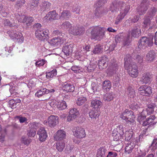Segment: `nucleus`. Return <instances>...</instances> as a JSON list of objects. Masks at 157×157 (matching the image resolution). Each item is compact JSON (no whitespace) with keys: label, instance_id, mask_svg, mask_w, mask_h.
Wrapping results in <instances>:
<instances>
[{"label":"nucleus","instance_id":"f257e3e1","mask_svg":"<svg viewBox=\"0 0 157 157\" xmlns=\"http://www.w3.org/2000/svg\"><path fill=\"white\" fill-rule=\"evenodd\" d=\"M34 28H37L35 32L36 38L41 41L47 40L49 38V32L48 29L41 30L40 28L41 25L39 23L35 24L33 25Z\"/></svg>","mask_w":157,"mask_h":157},{"label":"nucleus","instance_id":"f03ea898","mask_svg":"<svg viewBox=\"0 0 157 157\" xmlns=\"http://www.w3.org/2000/svg\"><path fill=\"white\" fill-rule=\"evenodd\" d=\"M153 38L154 35L151 34L141 37L139 41V48L145 49L146 48L151 47L153 44Z\"/></svg>","mask_w":157,"mask_h":157},{"label":"nucleus","instance_id":"7ed1b4c3","mask_svg":"<svg viewBox=\"0 0 157 157\" xmlns=\"http://www.w3.org/2000/svg\"><path fill=\"white\" fill-rule=\"evenodd\" d=\"M106 31L104 27H96L91 32V38L95 40H100L105 36V33Z\"/></svg>","mask_w":157,"mask_h":157},{"label":"nucleus","instance_id":"20e7f679","mask_svg":"<svg viewBox=\"0 0 157 157\" xmlns=\"http://www.w3.org/2000/svg\"><path fill=\"white\" fill-rule=\"evenodd\" d=\"M125 68L128 71L129 75L133 78H136L138 75L137 67L134 62H131L128 65L125 67Z\"/></svg>","mask_w":157,"mask_h":157},{"label":"nucleus","instance_id":"39448f33","mask_svg":"<svg viewBox=\"0 0 157 157\" xmlns=\"http://www.w3.org/2000/svg\"><path fill=\"white\" fill-rule=\"evenodd\" d=\"M7 33L10 37L14 41L19 43L23 42L24 38L21 33L17 32L15 30H11L7 31Z\"/></svg>","mask_w":157,"mask_h":157},{"label":"nucleus","instance_id":"423d86ee","mask_svg":"<svg viewBox=\"0 0 157 157\" xmlns=\"http://www.w3.org/2000/svg\"><path fill=\"white\" fill-rule=\"evenodd\" d=\"M124 134L123 128L121 125H118L113 131L112 136L115 141H117L122 138L123 139Z\"/></svg>","mask_w":157,"mask_h":157},{"label":"nucleus","instance_id":"0eeeda50","mask_svg":"<svg viewBox=\"0 0 157 157\" xmlns=\"http://www.w3.org/2000/svg\"><path fill=\"white\" fill-rule=\"evenodd\" d=\"M138 93L141 95L149 96L152 93L151 88L149 86H142L138 89Z\"/></svg>","mask_w":157,"mask_h":157},{"label":"nucleus","instance_id":"6e6552de","mask_svg":"<svg viewBox=\"0 0 157 157\" xmlns=\"http://www.w3.org/2000/svg\"><path fill=\"white\" fill-rule=\"evenodd\" d=\"M85 32V29L82 26H75L72 27L71 29L69 30V33L74 35H80L83 34Z\"/></svg>","mask_w":157,"mask_h":157},{"label":"nucleus","instance_id":"1a4fd4ad","mask_svg":"<svg viewBox=\"0 0 157 157\" xmlns=\"http://www.w3.org/2000/svg\"><path fill=\"white\" fill-rule=\"evenodd\" d=\"M119 62L116 61L114 59H111L109 64V72L112 75L114 73H115L118 69Z\"/></svg>","mask_w":157,"mask_h":157},{"label":"nucleus","instance_id":"9d476101","mask_svg":"<svg viewBox=\"0 0 157 157\" xmlns=\"http://www.w3.org/2000/svg\"><path fill=\"white\" fill-rule=\"evenodd\" d=\"M73 133L74 136L78 138L84 137L86 135L84 129L81 127H75Z\"/></svg>","mask_w":157,"mask_h":157},{"label":"nucleus","instance_id":"9b49d317","mask_svg":"<svg viewBox=\"0 0 157 157\" xmlns=\"http://www.w3.org/2000/svg\"><path fill=\"white\" fill-rule=\"evenodd\" d=\"M129 9V7L128 6H127L124 10H121L120 14L118 15L116 18L115 21L116 24H118L122 20L128 12Z\"/></svg>","mask_w":157,"mask_h":157},{"label":"nucleus","instance_id":"f8f14e48","mask_svg":"<svg viewBox=\"0 0 157 157\" xmlns=\"http://www.w3.org/2000/svg\"><path fill=\"white\" fill-rule=\"evenodd\" d=\"M129 9V7L128 6H127L124 10H121L120 14L118 15L116 18L115 21L116 24H118L122 20L128 12Z\"/></svg>","mask_w":157,"mask_h":157},{"label":"nucleus","instance_id":"ddd939ff","mask_svg":"<svg viewBox=\"0 0 157 157\" xmlns=\"http://www.w3.org/2000/svg\"><path fill=\"white\" fill-rule=\"evenodd\" d=\"M62 89L66 93L72 92L75 90V86L69 82H65L62 85Z\"/></svg>","mask_w":157,"mask_h":157},{"label":"nucleus","instance_id":"4468645a","mask_svg":"<svg viewBox=\"0 0 157 157\" xmlns=\"http://www.w3.org/2000/svg\"><path fill=\"white\" fill-rule=\"evenodd\" d=\"M124 4L125 3L123 2H120L117 0L114 1L110 6V10L112 12L114 11H117L120 7L123 6Z\"/></svg>","mask_w":157,"mask_h":157},{"label":"nucleus","instance_id":"2eb2a0df","mask_svg":"<svg viewBox=\"0 0 157 157\" xmlns=\"http://www.w3.org/2000/svg\"><path fill=\"white\" fill-rule=\"evenodd\" d=\"M37 134L39 136V140L41 142L45 141L47 137L46 132L43 127H41L38 130Z\"/></svg>","mask_w":157,"mask_h":157},{"label":"nucleus","instance_id":"dca6fc26","mask_svg":"<svg viewBox=\"0 0 157 157\" xmlns=\"http://www.w3.org/2000/svg\"><path fill=\"white\" fill-rule=\"evenodd\" d=\"M58 117L56 116L51 115L48 119V124L50 127H54L58 123Z\"/></svg>","mask_w":157,"mask_h":157},{"label":"nucleus","instance_id":"f3484780","mask_svg":"<svg viewBox=\"0 0 157 157\" xmlns=\"http://www.w3.org/2000/svg\"><path fill=\"white\" fill-rule=\"evenodd\" d=\"M73 44H66L63 47V52L66 55L70 56L72 52V48L73 47Z\"/></svg>","mask_w":157,"mask_h":157},{"label":"nucleus","instance_id":"a211bd4d","mask_svg":"<svg viewBox=\"0 0 157 157\" xmlns=\"http://www.w3.org/2000/svg\"><path fill=\"white\" fill-rule=\"evenodd\" d=\"M141 34L140 28L138 25L135 26L131 32L132 36L134 38L138 37L141 35Z\"/></svg>","mask_w":157,"mask_h":157},{"label":"nucleus","instance_id":"6ab92c4d","mask_svg":"<svg viewBox=\"0 0 157 157\" xmlns=\"http://www.w3.org/2000/svg\"><path fill=\"white\" fill-rule=\"evenodd\" d=\"M156 55L155 52L153 50L149 51L146 55V60L149 62H152L155 59Z\"/></svg>","mask_w":157,"mask_h":157},{"label":"nucleus","instance_id":"aec40b11","mask_svg":"<svg viewBox=\"0 0 157 157\" xmlns=\"http://www.w3.org/2000/svg\"><path fill=\"white\" fill-rule=\"evenodd\" d=\"M107 151L105 147H100L98 150L96 154L97 157H106L107 152Z\"/></svg>","mask_w":157,"mask_h":157},{"label":"nucleus","instance_id":"412c9836","mask_svg":"<svg viewBox=\"0 0 157 157\" xmlns=\"http://www.w3.org/2000/svg\"><path fill=\"white\" fill-rule=\"evenodd\" d=\"M66 137V133L63 130H59L56 132L55 139L57 140H62L65 139Z\"/></svg>","mask_w":157,"mask_h":157},{"label":"nucleus","instance_id":"4be33fe9","mask_svg":"<svg viewBox=\"0 0 157 157\" xmlns=\"http://www.w3.org/2000/svg\"><path fill=\"white\" fill-rule=\"evenodd\" d=\"M102 104L101 101L95 99L91 101V106L97 111L102 106Z\"/></svg>","mask_w":157,"mask_h":157},{"label":"nucleus","instance_id":"5701e85b","mask_svg":"<svg viewBox=\"0 0 157 157\" xmlns=\"http://www.w3.org/2000/svg\"><path fill=\"white\" fill-rule=\"evenodd\" d=\"M64 39L62 37H55L52 39L51 41V44L55 46H57L63 43Z\"/></svg>","mask_w":157,"mask_h":157},{"label":"nucleus","instance_id":"b1692460","mask_svg":"<svg viewBox=\"0 0 157 157\" xmlns=\"http://www.w3.org/2000/svg\"><path fill=\"white\" fill-rule=\"evenodd\" d=\"M111 83L109 80H105L102 83V88L105 92L109 91L111 87Z\"/></svg>","mask_w":157,"mask_h":157},{"label":"nucleus","instance_id":"393cba45","mask_svg":"<svg viewBox=\"0 0 157 157\" xmlns=\"http://www.w3.org/2000/svg\"><path fill=\"white\" fill-rule=\"evenodd\" d=\"M155 117L154 115L150 116L148 118L145 119L143 123V126H146L147 125L150 124V126L151 125L154 124V123H152L153 121L155 118Z\"/></svg>","mask_w":157,"mask_h":157},{"label":"nucleus","instance_id":"a878e982","mask_svg":"<svg viewBox=\"0 0 157 157\" xmlns=\"http://www.w3.org/2000/svg\"><path fill=\"white\" fill-rule=\"evenodd\" d=\"M58 14L55 10L50 11L47 14L45 17H49L48 20L50 21H52L57 19Z\"/></svg>","mask_w":157,"mask_h":157},{"label":"nucleus","instance_id":"bb28decb","mask_svg":"<svg viewBox=\"0 0 157 157\" xmlns=\"http://www.w3.org/2000/svg\"><path fill=\"white\" fill-rule=\"evenodd\" d=\"M151 76L148 73H144L143 75L142 78L140 80L142 83L147 84L151 81Z\"/></svg>","mask_w":157,"mask_h":157},{"label":"nucleus","instance_id":"cd10ccee","mask_svg":"<svg viewBox=\"0 0 157 157\" xmlns=\"http://www.w3.org/2000/svg\"><path fill=\"white\" fill-rule=\"evenodd\" d=\"M25 28L26 29L31 27L33 22L34 21V18L32 17H25Z\"/></svg>","mask_w":157,"mask_h":157},{"label":"nucleus","instance_id":"c85d7f7f","mask_svg":"<svg viewBox=\"0 0 157 157\" xmlns=\"http://www.w3.org/2000/svg\"><path fill=\"white\" fill-rule=\"evenodd\" d=\"M147 10V6L140 5L137 8V13L140 15H143Z\"/></svg>","mask_w":157,"mask_h":157},{"label":"nucleus","instance_id":"c756f323","mask_svg":"<svg viewBox=\"0 0 157 157\" xmlns=\"http://www.w3.org/2000/svg\"><path fill=\"white\" fill-rule=\"evenodd\" d=\"M71 16L70 11L68 10H64L61 13L60 18L62 20H68Z\"/></svg>","mask_w":157,"mask_h":157},{"label":"nucleus","instance_id":"7c9ffc66","mask_svg":"<svg viewBox=\"0 0 157 157\" xmlns=\"http://www.w3.org/2000/svg\"><path fill=\"white\" fill-rule=\"evenodd\" d=\"M135 145L133 143L131 142L129 143V142H128V143L127 144L125 148V152L128 154L131 153Z\"/></svg>","mask_w":157,"mask_h":157},{"label":"nucleus","instance_id":"2f4dec72","mask_svg":"<svg viewBox=\"0 0 157 157\" xmlns=\"http://www.w3.org/2000/svg\"><path fill=\"white\" fill-rule=\"evenodd\" d=\"M72 25L69 21H66L63 23L61 25V28L63 30H69L71 29L72 27Z\"/></svg>","mask_w":157,"mask_h":157},{"label":"nucleus","instance_id":"473e14b6","mask_svg":"<svg viewBox=\"0 0 157 157\" xmlns=\"http://www.w3.org/2000/svg\"><path fill=\"white\" fill-rule=\"evenodd\" d=\"M114 95L113 92H111L106 93L103 97V100L105 101H110L113 100Z\"/></svg>","mask_w":157,"mask_h":157},{"label":"nucleus","instance_id":"72a5a7b5","mask_svg":"<svg viewBox=\"0 0 157 157\" xmlns=\"http://www.w3.org/2000/svg\"><path fill=\"white\" fill-rule=\"evenodd\" d=\"M127 94L130 98H133L135 96V92L134 90L130 86H129L126 91Z\"/></svg>","mask_w":157,"mask_h":157},{"label":"nucleus","instance_id":"f704fd0d","mask_svg":"<svg viewBox=\"0 0 157 157\" xmlns=\"http://www.w3.org/2000/svg\"><path fill=\"white\" fill-rule=\"evenodd\" d=\"M57 71L54 69L52 70L49 71H47L46 72V77L47 78H52L57 75Z\"/></svg>","mask_w":157,"mask_h":157},{"label":"nucleus","instance_id":"c9c22d12","mask_svg":"<svg viewBox=\"0 0 157 157\" xmlns=\"http://www.w3.org/2000/svg\"><path fill=\"white\" fill-rule=\"evenodd\" d=\"M103 48L100 45H96L94 47L93 50V52L94 54H101L102 52Z\"/></svg>","mask_w":157,"mask_h":157},{"label":"nucleus","instance_id":"e433bc0d","mask_svg":"<svg viewBox=\"0 0 157 157\" xmlns=\"http://www.w3.org/2000/svg\"><path fill=\"white\" fill-rule=\"evenodd\" d=\"M98 110L95 111L91 110L89 113V116L91 119H96L98 118L99 113L98 112Z\"/></svg>","mask_w":157,"mask_h":157},{"label":"nucleus","instance_id":"4c0bfd02","mask_svg":"<svg viewBox=\"0 0 157 157\" xmlns=\"http://www.w3.org/2000/svg\"><path fill=\"white\" fill-rule=\"evenodd\" d=\"M86 101L87 99L85 97L82 96L78 98L76 102L78 105H81L84 104Z\"/></svg>","mask_w":157,"mask_h":157},{"label":"nucleus","instance_id":"58836bf2","mask_svg":"<svg viewBox=\"0 0 157 157\" xmlns=\"http://www.w3.org/2000/svg\"><path fill=\"white\" fill-rule=\"evenodd\" d=\"M124 66L126 67L131 62H134L133 59L131 58V56L129 54H127L124 58Z\"/></svg>","mask_w":157,"mask_h":157},{"label":"nucleus","instance_id":"ea45409f","mask_svg":"<svg viewBox=\"0 0 157 157\" xmlns=\"http://www.w3.org/2000/svg\"><path fill=\"white\" fill-rule=\"evenodd\" d=\"M132 111L129 110L128 109H126L121 115V117L123 119L125 120L132 113Z\"/></svg>","mask_w":157,"mask_h":157},{"label":"nucleus","instance_id":"a19ab883","mask_svg":"<svg viewBox=\"0 0 157 157\" xmlns=\"http://www.w3.org/2000/svg\"><path fill=\"white\" fill-rule=\"evenodd\" d=\"M51 5V4L50 2H44L41 6V10L44 11L49 9L50 8Z\"/></svg>","mask_w":157,"mask_h":157},{"label":"nucleus","instance_id":"79ce46f5","mask_svg":"<svg viewBox=\"0 0 157 157\" xmlns=\"http://www.w3.org/2000/svg\"><path fill=\"white\" fill-rule=\"evenodd\" d=\"M156 107V105L154 103L150 104L148 105L147 108V113L150 114L154 112V109Z\"/></svg>","mask_w":157,"mask_h":157},{"label":"nucleus","instance_id":"37998d69","mask_svg":"<svg viewBox=\"0 0 157 157\" xmlns=\"http://www.w3.org/2000/svg\"><path fill=\"white\" fill-rule=\"evenodd\" d=\"M96 9L95 11L94 14L95 15V18H98L100 17L102 13L103 8L96 6Z\"/></svg>","mask_w":157,"mask_h":157},{"label":"nucleus","instance_id":"c03bdc74","mask_svg":"<svg viewBox=\"0 0 157 157\" xmlns=\"http://www.w3.org/2000/svg\"><path fill=\"white\" fill-rule=\"evenodd\" d=\"M57 108L60 110H63L66 109L67 107V105L65 101H59L58 105H57Z\"/></svg>","mask_w":157,"mask_h":157},{"label":"nucleus","instance_id":"a18cd8bd","mask_svg":"<svg viewBox=\"0 0 157 157\" xmlns=\"http://www.w3.org/2000/svg\"><path fill=\"white\" fill-rule=\"evenodd\" d=\"M156 12V8L154 7H151L148 11L147 15L151 17L155 15Z\"/></svg>","mask_w":157,"mask_h":157},{"label":"nucleus","instance_id":"49530a36","mask_svg":"<svg viewBox=\"0 0 157 157\" xmlns=\"http://www.w3.org/2000/svg\"><path fill=\"white\" fill-rule=\"evenodd\" d=\"M91 89L94 92H99L100 90V87L98 84L95 82H93L91 84Z\"/></svg>","mask_w":157,"mask_h":157},{"label":"nucleus","instance_id":"de8ad7c7","mask_svg":"<svg viewBox=\"0 0 157 157\" xmlns=\"http://www.w3.org/2000/svg\"><path fill=\"white\" fill-rule=\"evenodd\" d=\"M0 13L4 16H6L8 13V10L7 8L3 7L2 4H0Z\"/></svg>","mask_w":157,"mask_h":157},{"label":"nucleus","instance_id":"09e8293b","mask_svg":"<svg viewBox=\"0 0 157 157\" xmlns=\"http://www.w3.org/2000/svg\"><path fill=\"white\" fill-rule=\"evenodd\" d=\"M29 125L30 128L34 130L36 129H36L40 127V124L39 123L34 122L29 124Z\"/></svg>","mask_w":157,"mask_h":157},{"label":"nucleus","instance_id":"8fccbe9b","mask_svg":"<svg viewBox=\"0 0 157 157\" xmlns=\"http://www.w3.org/2000/svg\"><path fill=\"white\" fill-rule=\"evenodd\" d=\"M46 89L44 88L43 89L38 90L36 93L35 96L38 98L42 96L43 95L46 94Z\"/></svg>","mask_w":157,"mask_h":157},{"label":"nucleus","instance_id":"3c124183","mask_svg":"<svg viewBox=\"0 0 157 157\" xmlns=\"http://www.w3.org/2000/svg\"><path fill=\"white\" fill-rule=\"evenodd\" d=\"M133 132L132 131H126L125 133L124 137L125 140L129 141L132 137Z\"/></svg>","mask_w":157,"mask_h":157},{"label":"nucleus","instance_id":"603ef678","mask_svg":"<svg viewBox=\"0 0 157 157\" xmlns=\"http://www.w3.org/2000/svg\"><path fill=\"white\" fill-rule=\"evenodd\" d=\"M98 65L100 69H103L107 66V64L105 62H103L100 59L98 60Z\"/></svg>","mask_w":157,"mask_h":157},{"label":"nucleus","instance_id":"864d4df0","mask_svg":"<svg viewBox=\"0 0 157 157\" xmlns=\"http://www.w3.org/2000/svg\"><path fill=\"white\" fill-rule=\"evenodd\" d=\"M56 149L59 151H62L65 146V144L63 142H60L56 144Z\"/></svg>","mask_w":157,"mask_h":157},{"label":"nucleus","instance_id":"5fc2aeb1","mask_svg":"<svg viewBox=\"0 0 157 157\" xmlns=\"http://www.w3.org/2000/svg\"><path fill=\"white\" fill-rule=\"evenodd\" d=\"M139 104L136 102H134L130 105V108L134 111H136L140 108Z\"/></svg>","mask_w":157,"mask_h":157},{"label":"nucleus","instance_id":"6e6d98bb","mask_svg":"<svg viewBox=\"0 0 157 157\" xmlns=\"http://www.w3.org/2000/svg\"><path fill=\"white\" fill-rule=\"evenodd\" d=\"M124 36L122 35V34L121 33L117 36L115 37L114 41H116L117 43H120L123 40Z\"/></svg>","mask_w":157,"mask_h":157},{"label":"nucleus","instance_id":"4d7b16f0","mask_svg":"<svg viewBox=\"0 0 157 157\" xmlns=\"http://www.w3.org/2000/svg\"><path fill=\"white\" fill-rule=\"evenodd\" d=\"M69 114L73 116H75V117H77L79 115L78 111L76 108L71 109L69 111Z\"/></svg>","mask_w":157,"mask_h":157},{"label":"nucleus","instance_id":"13d9d810","mask_svg":"<svg viewBox=\"0 0 157 157\" xmlns=\"http://www.w3.org/2000/svg\"><path fill=\"white\" fill-rule=\"evenodd\" d=\"M157 146V138H156L154 139L151 145L149 146V148L152 150L153 152L154 150L156 148Z\"/></svg>","mask_w":157,"mask_h":157},{"label":"nucleus","instance_id":"bf43d9fd","mask_svg":"<svg viewBox=\"0 0 157 157\" xmlns=\"http://www.w3.org/2000/svg\"><path fill=\"white\" fill-rule=\"evenodd\" d=\"M59 101L55 99H53L51 100L50 103V106L53 108H57Z\"/></svg>","mask_w":157,"mask_h":157},{"label":"nucleus","instance_id":"052dcab7","mask_svg":"<svg viewBox=\"0 0 157 157\" xmlns=\"http://www.w3.org/2000/svg\"><path fill=\"white\" fill-rule=\"evenodd\" d=\"M71 69L75 73H79L82 72V70L81 67L76 66H73L71 68Z\"/></svg>","mask_w":157,"mask_h":157},{"label":"nucleus","instance_id":"680f3d73","mask_svg":"<svg viewBox=\"0 0 157 157\" xmlns=\"http://www.w3.org/2000/svg\"><path fill=\"white\" fill-rule=\"evenodd\" d=\"M120 78L118 76H115L113 78V85L115 87H118L120 85Z\"/></svg>","mask_w":157,"mask_h":157},{"label":"nucleus","instance_id":"e2e57ef3","mask_svg":"<svg viewBox=\"0 0 157 157\" xmlns=\"http://www.w3.org/2000/svg\"><path fill=\"white\" fill-rule=\"evenodd\" d=\"M47 63V61L44 59H40L36 61L35 63L36 66L40 67L43 66Z\"/></svg>","mask_w":157,"mask_h":157},{"label":"nucleus","instance_id":"0e129e2a","mask_svg":"<svg viewBox=\"0 0 157 157\" xmlns=\"http://www.w3.org/2000/svg\"><path fill=\"white\" fill-rule=\"evenodd\" d=\"M25 0H19L17 1L15 6L19 9L23 6L25 4Z\"/></svg>","mask_w":157,"mask_h":157},{"label":"nucleus","instance_id":"69168bd1","mask_svg":"<svg viewBox=\"0 0 157 157\" xmlns=\"http://www.w3.org/2000/svg\"><path fill=\"white\" fill-rule=\"evenodd\" d=\"M21 140L22 143H23L25 145H28L31 141V139L29 138H27L25 136H22Z\"/></svg>","mask_w":157,"mask_h":157},{"label":"nucleus","instance_id":"338daca9","mask_svg":"<svg viewBox=\"0 0 157 157\" xmlns=\"http://www.w3.org/2000/svg\"><path fill=\"white\" fill-rule=\"evenodd\" d=\"M38 3V0H32L31 3L30 4H29V6H30V9H32L34 7L37 6Z\"/></svg>","mask_w":157,"mask_h":157},{"label":"nucleus","instance_id":"774afa93","mask_svg":"<svg viewBox=\"0 0 157 157\" xmlns=\"http://www.w3.org/2000/svg\"><path fill=\"white\" fill-rule=\"evenodd\" d=\"M135 118V115L133 114V112H132V113L130 115H129L128 118H127L125 120L126 122H133Z\"/></svg>","mask_w":157,"mask_h":157}]
</instances>
